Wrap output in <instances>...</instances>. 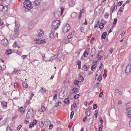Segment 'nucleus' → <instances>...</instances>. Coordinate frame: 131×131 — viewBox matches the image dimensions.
Returning a JSON list of instances; mask_svg holds the SVG:
<instances>
[{"label":"nucleus","instance_id":"1","mask_svg":"<svg viewBox=\"0 0 131 131\" xmlns=\"http://www.w3.org/2000/svg\"><path fill=\"white\" fill-rule=\"evenodd\" d=\"M23 4L24 6L23 7V10H30L32 8L30 2L28 0H25L23 3Z\"/></svg>","mask_w":131,"mask_h":131},{"label":"nucleus","instance_id":"2","mask_svg":"<svg viewBox=\"0 0 131 131\" xmlns=\"http://www.w3.org/2000/svg\"><path fill=\"white\" fill-rule=\"evenodd\" d=\"M8 11L7 7H4L2 5H0V13L2 15H5L7 14Z\"/></svg>","mask_w":131,"mask_h":131},{"label":"nucleus","instance_id":"3","mask_svg":"<svg viewBox=\"0 0 131 131\" xmlns=\"http://www.w3.org/2000/svg\"><path fill=\"white\" fill-rule=\"evenodd\" d=\"M60 22L59 20H56L53 21L52 24V27L53 29H56L58 28L60 25Z\"/></svg>","mask_w":131,"mask_h":131},{"label":"nucleus","instance_id":"4","mask_svg":"<svg viewBox=\"0 0 131 131\" xmlns=\"http://www.w3.org/2000/svg\"><path fill=\"white\" fill-rule=\"evenodd\" d=\"M33 109L31 108H29L28 111L26 115V118L27 119H31L33 117Z\"/></svg>","mask_w":131,"mask_h":131},{"label":"nucleus","instance_id":"5","mask_svg":"<svg viewBox=\"0 0 131 131\" xmlns=\"http://www.w3.org/2000/svg\"><path fill=\"white\" fill-rule=\"evenodd\" d=\"M1 1L0 5H2L3 6L7 7L10 4V0H0V2Z\"/></svg>","mask_w":131,"mask_h":131},{"label":"nucleus","instance_id":"6","mask_svg":"<svg viewBox=\"0 0 131 131\" xmlns=\"http://www.w3.org/2000/svg\"><path fill=\"white\" fill-rule=\"evenodd\" d=\"M70 25L67 23L64 24L62 27L63 31L65 32H67L70 29Z\"/></svg>","mask_w":131,"mask_h":131},{"label":"nucleus","instance_id":"7","mask_svg":"<svg viewBox=\"0 0 131 131\" xmlns=\"http://www.w3.org/2000/svg\"><path fill=\"white\" fill-rule=\"evenodd\" d=\"M38 34L37 36L39 39H40L43 37L44 34L43 31L41 29H38L37 30Z\"/></svg>","mask_w":131,"mask_h":131},{"label":"nucleus","instance_id":"8","mask_svg":"<svg viewBox=\"0 0 131 131\" xmlns=\"http://www.w3.org/2000/svg\"><path fill=\"white\" fill-rule=\"evenodd\" d=\"M131 71V65L130 64H128L127 66L126 69V74H129Z\"/></svg>","mask_w":131,"mask_h":131},{"label":"nucleus","instance_id":"9","mask_svg":"<svg viewBox=\"0 0 131 131\" xmlns=\"http://www.w3.org/2000/svg\"><path fill=\"white\" fill-rule=\"evenodd\" d=\"M54 15L55 18L57 19L61 15L60 11H57L54 13Z\"/></svg>","mask_w":131,"mask_h":131},{"label":"nucleus","instance_id":"10","mask_svg":"<svg viewBox=\"0 0 131 131\" xmlns=\"http://www.w3.org/2000/svg\"><path fill=\"white\" fill-rule=\"evenodd\" d=\"M1 43L4 46H6L8 44V40L6 39H3L2 40Z\"/></svg>","mask_w":131,"mask_h":131},{"label":"nucleus","instance_id":"11","mask_svg":"<svg viewBox=\"0 0 131 131\" xmlns=\"http://www.w3.org/2000/svg\"><path fill=\"white\" fill-rule=\"evenodd\" d=\"M34 25V24L33 23V21H31L29 22L28 24V28L30 29H31L32 28Z\"/></svg>","mask_w":131,"mask_h":131},{"label":"nucleus","instance_id":"12","mask_svg":"<svg viewBox=\"0 0 131 131\" xmlns=\"http://www.w3.org/2000/svg\"><path fill=\"white\" fill-rule=\"evenodd\" d=\"M42 0H35V1L33 2L34 5L38 6L41 3Z\"/></svg>","mask_w":131,"mask_h":131},{"label":"nucleus","instance_id":"13","mask_svg":"<svg viewBox=\"0 0 131 131\" xmlns=\"http://www.w3.org/2000/svg\"><path fill=\"white\" fill-rule=\"evenodd\" d=\"M24 109L23 107H21L19 109V112L20 114H23L24 112Z\"/></svg>","mask_w":131,"mask_h":131},{"label":"nucleus","instance_id":"14","mask_svg":"<svg viewBox=\"0 0 131 131\" xmlns=\"http://www.w3.org/2000/svg\"><path fill=\"white\" fill-rule=\"evenodd\" d=\"M69 6L71 7H73L75 4V2L73 1H70L69 2Z\"/></svg>","mask_w":131,"mask_h":131},{"label":"nucleus","instance_id":"15","mask_svg":"<svg viewBox=\"0 0 131 131\" xmlns=\"http://www.w3.org/2000/svg\"><path fill=\"white\" fill-rule=\"evenodd\" d=\"M35 41H36V43L38 44H40L42 43L43 42V40H40L39 39H36V41L35 40Z\"/></svg>","mask_w":131,"mask_h":131},{"label":"nucleus","instance_id":"16","mask_svg":"<svg viewBox=\"0 0 131 131\" xmlns=\"http://www.w3.org/2000/svg\"><path fill=\"white\" fill-rule=\"evenodd\" d=\"M2 105L4 107L7 108V103L6 102L3 101L1 103Z\"/></svg>","mask_w":131,"mask_h":131},{"label":"nucleus","instance_id":"17","mask_svg":"<svg viewBox=\"0 0 131 131\" xmlns=\"http://www.w3.org/2000/svg\"><path fill=\"white\" fill-rule=\"evenodd\" d=\"M79 90L77 88H74L72 89V91L75 94H76L79 91Z\"/></svg>","mask_w":131,"mask_h":131},{"label":"nucleus","instance_id":"18","mask_svg":"<svg viewBox=\"0 0 131 131\" xmlns=\"http://www.w3.org/2000/svg\"><path fill=\"white\" fill-rule=\"evenodd\" d=\"M46 90L44 88H42L40 90V91L42 94L46 92Z\"/></svg>","mask_w":131,"mask_h":131},{"label":"nucleus","instance_id":"19","mask_svg":"<svg viewBox=\"0 0 131 131\" xmlns=\"http://www.w3.org/2000/svg\"><path fill=\"white\" fill-rule=\"evenodd\" d=\"M117 6H112L111 7V9H112V13L114 12V10H115L117 9Z\"/></svg>","mask_w":131,"mask_h":131},{"label":"nucleus","instance_id":"20","mask_svg":"<svg viewBox=\"0 0 131 131\" xmlns=\"http://www.w3.org/2000/svg\"><path fill=\"white\" fill-rule=\"evenodd\" d=\"M106 35V32H104L101 36V38L104 39H105Z\"/></svg>","mask_w":131,"mask_h":131},{"label":"nucleus","instance_id":"21","mask_svg":"<svg viewBox=\"0 0 131 131\" xmlns=\"http://www.w3.org/2000/svg\"><path fill=\"white\" fill-rule=\"evenodd\" d=\"M14 31L16 34H18L19 33V28H15L14 29Z\"/></svg>","mask_w":131,"mask_h":131},{"label":"nucleus","instance_id":"22","mask_svg":"<svg viewBox=\"0 0 131 131\" xmlns=\"http://www.w3.org/2000/svg\"><path fill=\"white\" fill-rule=\"evenodd\" d=\"M12 50L10 49L9 50H7L6 51V54L8 55L12 53Z\"/></svg>","mask_w":131,"mask_h":131},{"label":"nucleus","instance_id":"23","mask_svg":"<svg viewBox=\"0 0 131 131\" xmlns=\"http://www.w3.org/2000/svg\"><path fill=\"white\" fill-rule=\"evenodd\" d=\"M88 68L85 65H84L82 67V70L84 71H87Z\"/></svg>","mask_w":131,"mask_h":131},{"label":"nucleus","instance_id":"24","mask_svg":"<svg viewBox=\"0 0 131 131\" xmlns=\"http://www.w3.org/2000/svg\"><path fill=\"white\" fill-rule=\"evenodd\" d=\"M76 13L74 12L71 15V16L72 18H74L75 17L77 16Z\"/></svg>","mask_w":131,"mask_h":131},{"label":"nucleus","instance_id":"25","mask_svg":"<svg viewBox=\"0 0 131 131\" xmlns=\"http://www.w3.org/2000/svg\"><path fill=\"white\" fill-rule=\"evenodd\" d=\"M103 125L102 124H100L99 126V131H101L103 128Z\"/></svg>","mask_w":131,"mask_h":131},{"label":"nucleus","instance_id":"26","mask_svg":"<svg viewBox=\"0 0 131 131\" xmlns=\"http://www.w3.org/2000/svg\"><path fill=\"white\" fill-rule=\"evenodd\" d=\"M102 76L101 75H99L97 78V80L99 82H100L102 80Z\"/></svg>","mask_w":131,"mask_h":131},{"label":"nucleus","instance_id":"27","mask_svg":"<svg viewBox=\"0 0 131 131\" xmlns=\"http://www.w3.org/2000/svg\"><path fill=\"white\" fill-rule=\"evenodd\" d=\"M79 80L80 82H82L83 81L84 78L81 75L80 76Z\"/></svg>","mask_w":131,"mask_h":131},{"label":"nucleus","instance_id":"28","mask_svg":"<svg viewBox=\"0 0 131 131\" xmlns=\"http://www.w3.org/2000/svg\"><path fill=\"white\" fill-rule=\"evenodd\" d=\"M88 52H85L83 53V56L84 57H87L88 56Z\"/></svg>","mask_w":131,"mask_h":131},{"label":"nucleus","instance_id":"29","mask_svg":"<svg viewBox=\"0 0 131 131\" xmlns=\"http://www.w3.org/2000/svg\"><path fill=\"white\" fill-rule=\"evenodd\" d=\"M49 37L52 38H53L54 37V33H53V32H51L50 34H49Z\"/></svg>","mask_w":131,"mask_h":131},{"label":"nucleus","instance_id":"30","mask_svg":"<svg viewBox=\"0 0 131 131\" xmlns=\"http://www.w3.org/2000/svg\"><path fill=\"white\" fill-rule=\"evenodd\" d=\"M61 102H60L59 101L58 102V103H57L56 104L55 106L56 107H57L58 106H59L61 105Z\"/></svg>","mask_w":131,"mask_h":131},{"label":"nucleus","instance_id":"31","mask_svg":"<svg viewBox=\"0 0 131 131\" xmlns=\"http://www.w3.org/2000/svg\"><path fill=\"white\" fill-rule=\"evenodd\" d=\"M22 84L24 87H25V88H27L28 87V85L26 82H23Z\"/></svg>","mask_w":131,"mask_h":131},{"label":"nucleus","instance_id":"32","mask_svg":"<svg viewBox=\"0 0 131 131\" xmlns=\"http://www.w3.org/2000/svg\"><path fill=\"white\" fill-rule=\"evenodd\" d=\"M69 101V100L68 98H66L64 100V102L66 104L67 103V102H68V103Z\"/></svg>","mask_w":131,"mask_h":131},{"label":"nucleus","instance_id":"33","mask_svg":"<svg viewBox=\"0 0 131 131\" xmlns=\"http://www.w3.org/2000/svg\"><path fill=\"white\" fill-rule=\"evenodd\" d=\"M42 111L41 112H42L45 111L46 110V108L43 105V106H42L41 107Z\"/></svg>","mask_w":131,"mask_h":131},{"label":"nucleus","instance_id":"34","mask_svg":"<svg viewBox=\"0 0 131 131\" xmlns=\"http://www.w3.org/2000/svg\"><path fill=\"white\" fill-rule=\"evenodd\" d=\"M15 28H19L20 26V25L19 23H17V22H15Z\"/></svg>","mask_w":131,"mask_h":131},{"label":"nucleus","instance_id":"35","mask_svg":"<svg viewBox=\"0 0 131 131\" xmlns=\"http://www.w3.org/2000/svg\"><path fill=\"white\" fill-rule=\"evenodd\" d=\"M39 125L41 127H42L44 126V124L43 122L41 121L39 123Z\"/></svg>","mask_w":131,"mask_h":131},{"label":"nucleus","instance_id":"36","mask_svg":"<svg viewBox=\"0 0 131 131\" xmlns=\"http://www.w3.org/2000/svg\"><path fill=\"white\" fill-rule=\"evenodd\" d=\"M127 115L129 117H131V110H130L128 112Z\"/></svg>","mask_w":131,"mask_h":131},{"label":"nucleus","instance_id":"37","mask_svg":"<svg viewBox=\"0 0 131 131\" xmlns=\"http://www.w3.org/2000/svg\"><path fill=\"white\" fill-rule=\"evenodd\" d=\"M79 83V81L77 80H75L74 82V84L76 85H78Z\"/></svg>","mask_w":131,"mask_h":131},{"label":"nucleus","instance_id":"38","mask_svg":"<svg viewBox=\"0 0 131 131\" xmlns=\"http://www.w3.org/2000/svg\"><path fill=\"white\" fill-rule=\"evenodd\" d=\"M74 114V112L73 111H72L71 112V115H70V118L71 119H72V118L73 117V115Z\"/></svg>","mask_w":131,"mask_h":131},{"label":"nucleus","instance_id":"39","mask_svg":"<svg viewBox=\"0 0 131 131\" xmlns=\"http://www.w3.org/2000/svg\"><path fill=\"white\" fill-rule=\"evenodd\" d=\"M62 94H59V98L61 99H63V98H64V96H62Z\"/></svg>","mask_w":131,"mask_h":131},{"label":"nucleus","instance_id":"40","mask_svg":"<svg viewBox=\"0 0 131 131\" xmlns=\"http://www.w3.org/2000/svg\"><path fill=\"white\" fill-rule=\"evenodd\" d=\"M117 20L116 18H115L114 19V21L113 22V24L115 25L116 24V23L117 22Z\"/></svg>","mask_w":131,"mask_h":131},{"label":"nucleus","instance_id":"41","mask_svg":"<svg viewBox=\"0 0 131 131\" xmlns=\"http://www.w3.org/2000/svg\"><path fill=\"white\" fill-rule=\"evenodd\" d=\"M6 131H12V129L10 127L8 126L7 127Z\"/></svg>","mask_w":131,"mask_h":131},{"label":"nucleus","instance_id":"42","mask_svg":"<svg viewBox=\"0 0 131 131\" xmlns=\"http://www.w3.org/2000/svg\"><path fill=\"white\" fill-rule=\"evenodd\" d=\"M86 115L87 116H89L91 114V113L90 111H89V112H88L87 113H85Z\"/></svg>","mask_w":131,"mask_h":131},{"label":"nucleus","instance_id":"43","mask_svg":"<svg viewBox=\"0 0 131 131\" xmlns=\"http://www.w3.org/2000/svg\"><path fill=\"white\" fill-rule=\"evenodd\" d=\"M97 105L96 104H94L93 105V108L94 109H96L97 108Z\"/></svg>","mask_w":131,"mask_h":131},{"label":"nucleus","instance_id":"44","mask_svg":"<svg viewBox=\"0 0 131 131\" xmlns=\"http://www.w3.org/2000/svg\"><path fill=\"white\" fill-rule=\"evenodd\" d=\"M97 86L99 88H101L102 86V85L101 84L99 83H97Z\"/></svg>","mask_w":131,"mask_h":131},{"label":"nucleus","instance_id":"45","mask_svg":"<svg viewBox=\"0 0 131 131\" xmlns=\"http://www.w3.org/2000/svg\"><path fill=\"white\" fill-rule=\"evenodd\" d=\"M94 66H95V65L94 64V65H93L92 66L91 69L92 71H93L94 70L93 69H95V68H96V67Z\"/></svg>","mask_w":131,"mask_h":131},{"label":"nucleus","instance_id":"46","mask_svg":"<svg viewBox=\"0 0 131 131\" xmlns=\"http://www.w3.org/2000/svg\"><path fill=\"white\" fill-rule=\"evenodd\" d=\"M53 126L52 124H50L49 126V129H52L53 128Z\"/></svg>","mask_w":131,"mask_h":131},{"label":"nucleus","instance_id":"47","mask_svg":"<svg viewBox=\"0 0 131 131\" xmlns=\"http://www.w3.org/2000/svg\"><path fill=\"white\" fill-rule=\"evenodd\" d=\"M60 10L61 11L60 12V13H61V15L64 10V9L63 7H61V8Z\"/></svg>","mask_w":131,"mask_h":131},{"label":"nucleus","instance_id":"48","mask_svg":"<svg viewBox=\"0 0 131 131\" xmlns=\"http://www.w3.org/2000/svg\"><path fill=\"white\" fill-rule=\"evenodd\" d=\"M77 64L79 65V64L81 65V62L80 60H78L77 62Z\"/></svg>","mask_w":131,"mask_h":131},{"label":"nucleus","instance_id":"49","mask_svg":"<svg viewBox=\"0 0 131 131\" xmlns=\"http://www.w3.org/2000/svg\"><path fill=\"white\" fill-rule=\"evenodd\" d=\"M79 96V94H76L74 96V97L75 99H76L78 98L79 97L78 96Z\"/></svg>","mask_w":131,"mask_h":131},{"label":"nucleus","instance_id":"50","mask_svg":"<svg viewBox=\"0 0 131 131\" xmlns=\"http://www.w3.org/2000/svg\"><path fill=\"white\" fill-rule=\"evenodd\" d=\"M109 16V14L107 13H106L105 15V18H107L108 17V16Z\"/></svg>","mask_w":131,"mask_h":131},{"label":"nucleus","instance_id":"51","mask_svg":"<svg viewBox=\"0 0 131 131\" xmlns=\"http://www.w3.org/2000/svg\"><path fill=\"white\" fill-rule=\"evenodd\" d=\"M74 31H72L71 32V34L69 35H70L71 36V37H72V36L74 34Z\"/></svg>","mask_w":131,"mask_h":131},{"label":"nucleus","instance_id":"52","mask_svg":"<svg viewBox=\"0 0 131 131\" xmlns=\"http://www.w3.org/2000/svg\"><path fill=\"white\" fill-rule=\"evenodd\" d=\"M122 1H120L118 3V6H121L122 4Z\"/></svg>","mask_w":131,"mask_h":131},{"label":"nucleus","instance_id":"53","mask_svg":"<svg viewBox=\"0 0 131 131\" xmlns=\"http://www.w3.org/2000/svg\"><path fill=\"white\" fill-rule=\"evenodd\" d=\"M103 92H101L99 94V96L100 97H101L102 96Z\"/></svg>","mask_w":131,"mask_h":131},{"label":"nucleus","instance_id":"54","mask_svg":"<svg viewBox=\"0 0 131 131\" xmlns=\"http://www.w3.org/2000/svg\"><path fill=\"white\" fill-rule=\"evenodd\" d=\"M21 125H19V126H18L17 127V129L18 130H19L20 129L21 127Z\"/></svg>","mask_w":131,"mask_h":131},{"label":"nucleus","instance_id":"55","mask_svg":"<svg viewBox=\"0 0 131 131\" xmlns=\"http://www.w3.org/2000/svg\"><path fill=\"white\" fill-rule=\"evenodd\" d=\"M110 51L111 53H112L113 51V48H111L110 49Z\"/></svg>","mask_w":131,"mask_h":131},{"label":"nucleus","instance_id":"56","mask_svg":"<svg viewBox=\"0 0 131 131\" xmlns=\"http://www.w3.org/2000/svg\"><path fill=\"white\" fill-rule=\"evenodd\" d=\"M87 116H86L83 118V121L84 122H85L86 121V120L87 119Z\"/></svg>","mask_w":131,"mask_h":131},{"label":"nucleus","instance_id":"57","mask_svg":"<svg viewBox=\"0 0 131 131\" xmlns=\"http://www.w3.org/2000/svg\"><path fill=\"white\" fill-rule=\"evenodd\" d=\"M97 55L99 57V60H101V58L102 57V56L99 55V52L97 54Z\"/></svg>","mask_w":131,"mask_h":131},{"label":"nucleus","instance_id":"58","mask_svg":"<svg viewBox=\"0 0 131 131\" xmlns=\"http://www.w3.org/2000/svg\"><path fill=\"white\" fill-rule=\"evenodd\" d=\"M17 43L16 42H15V43H14L13 45V47H17Z\"/></svg>","mask_w":131,"mask_h":131},{"label":"nucleus","instance_id":"59","mask_svg":"<svg viewBox=\"0 0 131 131\" xmlns=\"http://www.w3.org/2000/svg\"><path fill=\"white\" fill-rule=\"evenodd\" d=\"M115 92L116 93H118L119 92V90L118 89H116L115 90Z\"/></svg>","mask_w":131,"mask_h":131},{"label":"nucleus","instance_id":"60","mask_svg":"<svg viewBox=\"0 0 131 131\" xmlns=\"http://www.w3.org/2000/svg\"><path fill=\"white\" fill-rule=\"evenodd\" d=\"M103 24L101 23L100 24V26H102V27L101 28V29H102L104 27V26H103Z\"/></svg>","mask_w":131,"mask_h":131},{"label":"nucleus","instance_id":"61","mask_svg":"<svg viewBox=\"0 0 131 131\" xmlns=\"http://www.w3.org/2000/svg\"><path fill=\"white\" fill-rule=\"evenodd\" d=\"M100 122L101 124L103 123V121L101 118V119L100 120Z\"/></svg>","mask_w":131,"mask_h":131},{"label":"nucleus","instance_id":"62","mask_svg":"<svg viewBox=\"0 0 131 131\" xmlns=\"http://www.w3.org/2000/svg\"><path fill=\"white\" fill-rule=\"evenodd\" d=\"M27 56V55H23V59H25L26 57Z\"/></svg>","mask_w":131,"mask_h":131},{"label":"nucleus","instance_id":"63","mask_svg":"<svg viewBox=\"0 0 131 131\" xmlns=\"http://www.w3.org/2000/svg\"><path fill=\"white\" fill-rule=\"evenodd\" d=\"M122 8L121 7L119 8V9L118 10V12H120L121 11L122 12H123V11L122 10Z\"/></svg>","mask_w":131,"mask_h":131},{"label":"nucleus","instance_id":"64","mask_svg":"<svg viewBox=\"0 0 131 131\" xmlns=\"http://www.w3.org/2000/svg\"><path fill=\"white\" fill-rule=\"evenodd\" d=\"M72 37H71L70 35H68L67 36V38L68 39H70Z\"/></svg>","mask_w":131,"mask_h":131}]
</instances>
